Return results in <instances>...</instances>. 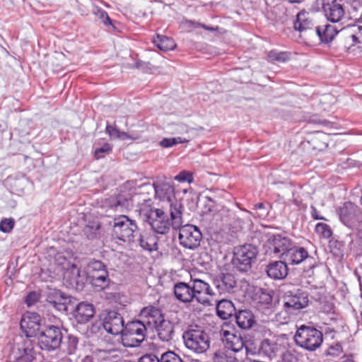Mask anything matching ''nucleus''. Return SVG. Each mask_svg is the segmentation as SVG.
<instances>
[{"label": "nucleus", "instance_id": "1", "mask_svg": "<svg viewBox=\"0 0 362 362\" xmlns=\"http://www.w3.org/2000/svg\"><path fill=\"white\" fill-rule=\"evenodd\" d=\"M177 312H172L170 317L165 319L161 311L153 306L144 308L140 317L146 319L147 326L156 329L159 338L163 341H169L174 336V327L180 322Z\"/></svg>", "mask_w": 362, "mask_h": 362}, {"label": "nucleus", "instance_id": "32", "mask_svg": "<svg viewBox=\"0 0 362 362\" xmlns=\"http://www.w3.org/2000/svg\"><path fill=\"white\" fill-rule=\"evenodd\" d=\"M235 321L238 326L243 329H250L255 324V316L249 310H240L236 313Z\"/></svg>", "mask_w": 362, "mask_h": 362}, {"label": "nucleus", "instance_id": "59", "mask_svg": "<svg viewBox=\"0 0 362 362\" xmlns=\"http://www.w3.org/2000/svg\"><path fill=\"white\" fill-rule=\"evenodd\" d=\"M55 59L62 62V64H56V67L61 66L63 64V62L65 59L64 55L62 53H56L55 54Z\"/></svg>", "mask_w": 362, "mask_h": 362}, {"label": "nucleus", "instance_id": "31", "mask_svg": "<svg viewBox=\"0 0 362 362\" xmlns=\"http://www.w3.org/2000/svg\"><path fill=\"white\" fill-rule=\"evenodd\" d=\"M313 34H316L322 42L328 43L331 42L339 31L337 30L335 25L326 24L322 26L315 28V31H313Z\"/></svg>", "mask_w": 362, "mask_h": 362}, {"label": "nucleus", "instance_id": "33", "mask_svg": "<svg viewBox=\"0 0 362 362\" xmlns=\"http://www.w3.org/2000/svg\"><path fill=\"white\" fill-rule=\"evenodd\" d=\"M140 246L148 251L158 250V238L154 232H144L139 237Z\"/></svg>", "mask_w": 362, "mask_h": 362}, {"label": "nucleus", "instance_id": "48", "mask_svg": "<svg viewBox=\"0 0 362 362\" xmlns=\"http://www.w3.org/2000/svg\"><path fill=\"white\" fill-rule=\"evenodd\" d=\"M174 179L180 182H187L188 183H191L193 182L192 174L185 170L180 172Z\"/></svg>", "mask_w": 362, "mask_h": 362}, {"label": "nucleus", "instance_id": "16", "mask_svg": "<svg viewBox=\"0 0 362 362\" xmlns=\"http://www.w3.org/2000/svg\"><path fill=\"white\" fill-rule=\"evenodd\" d=\"M103 327L108 333L122 335L124 328L123 317L115 311H109L104 318Z\"/></svg>", "mask_w": 362, "mask_h": 362}, {"label": "nucleus", "instance_id": "12", "mask_svg": "<svg viewBox=\"0 0 362 362\" xmlns=\"http://www.w3.org/2000/svg\"><path fill=\"white\" fill-rule=\"evenodd\" d=\"M146 218L154 233L165 234L170 230V226L173 227L172 223L169 222L162 209H151L146 214Z\"/></svg>", "mask_w": 362, "mask_h": 362}, {"label": "nucleus", "instance_id": "18", "mask_svg": "<svg viewBox=\"0 0 362 362\" xmlns=\"http://www.w3.org/2000/svg\"><path fill=\"white\" fill-rule=\"evenodd\" d=\"M293 245V242L288 238L281 235H273L267 240V246L270 252L276 255L279 254L282 259Z\"/></svg>", "mask_w": 362, "mask_h": 362}, {"label": "nucleus", "instance_id": "13", "mask_svg": "<svg viewBox=\"0 0 362 362\" xmlns=\"http://www.w3.org/2000/svg\"><path fill=\"white\" fill-rule=\"evenodd\" d=\"M141 187L135 188L134 191L128 193H123L119 194L117 198L116 203L115 204V207L121 206L122 208L128 209L134 206H139L145 202L147 199L142 196L141 194Z\"/></svg>", "mask_w": 362, "mask_h": 362}, {"label": "nucleus", "instance_id": "19", "mask_svg": "<svg viewBox=\"0 0 362 362\" xmlns=\"http://www.w3.org/2000/svg\"><path fill=\"white\" fill-rule=\"evenodd\" d=\"M42 318L36 313H27L25 314L21 321V327L25 329V334L28 337L37 336L41 332L40 323Z\"/></svg>", "mask_w": 362, "mask_h": 362}, {"label": "nucleus", "instance_id": "17", "mask_svg": "<svg viewBox=\"0 0 362 362\" xmlns=\"http://www.w3.org/2000/svg\"><path fill=\"white\" fill-rule=\"evenodd\" d=\"M191 283L194 299L203 305H209V299L205 296H212L214 295L209 284L199 279H192Z\"/></svg>", "mask_w": 362, "mask_h": 362}, {"label": "nucleus", "instance_id": "53", "mask_svg": "<svg viewBox=\"0 0 362 362\" xmlns=\"http://www.w3.org/2000/svg\"><path fill=\"white\" fill-rule=\"evenodd\" d=\"M139 362H160V358H158L153 354H146L140 358Z\"/></svg>", "mask_w": 362, "mask_h": 362}, {"label": "nucleus", "instance_id": "20", "mask_svg": "<svg viewBox=\"0 0 362 362\" xmlns=\"http://www.w3.org/2000/svg\"><path fill=\"white\" fill-rule=\"evenodd\" d=\"M322 8L327 20L333 23L339 22L345 14L341 0H323Z\"/></svg>", "mask_w": 362, "mask_h": 362}, {"label": "nucleus", "instance_id": "3", "mask_svg": "<svg viewBox=\"0 0 362 362\" xmlns=\"http://www.w3.org/2000/svg\"><path fill=\"white\" fill-rule=\"evenodd\" d=\"M185 346L197 354H203L210 347V337L202 327L189 326L182 334Z\"/></svg>", "mask_w": 362, "mask_h": 362}, {"label": "nucleus", "instance_id": "9", "mask_svg": "<svg viewBox=\"0 0 362 362\" xmlns=\"http://www.w3.org/2000/svg\"><path fill=\"white\" fill-rule=\"evenodd\" d=\"M137 226L135 221L125 215L119 216L113 219L112 230L114 235L123 242H130Z\"/></svg>", "mask_w": 362, "mask_h": 362}, {"label": "nucleus", "instance_id": "64", "mask_svg": "<svg viewBox=\"0 0 362 362\" xmlns=\"http://www.w3.org/2000/svg\"><path fill=\"white\" fill-rule=\"evenodd\" d=\"M361 202L362 204V195H361Z\"/></svg>", "mask_w": 362, "mask_h": 362}, {"label": "nucleus", "instance_id": "38", "mask_svg": "<svg viewBox=\"0 0 362 362\" xmlns=\"http://www.w3.org/2000/svg\"><path fill=\"white\" fill-rule=\"evenodd\" d=\"M212 360L213 362H238L234 354L224 348L216 351Z\"/></svg>", "mask_w": 362, "mask_h": 362}, {"label": "nucleus", "instance_id": "34", "mask_svg": "<svg viewBox=\"0 0 362 362\" xmlns=\"http://www.w3.org/2000/svg\"><path fill=\"white\" fill-rule=\"evenodd\" d=\"M217 315L222 319H228L235 313V308L232 301L222 299L216 305Z\"/></svg>", "mask_w": 362, "mask_h": 362}, {"label": "nucleus", "instance_id": "58", "mask_svg": "<svg viewBox=\"0 0 362 362\" xmlns=\"http://www.w3.org/2000/svg\"><path fill=\"white\" fill-rule=\"evenodd\" d=\"M311 216L315 220H325L323 216L318 214V211L314 206H311Z\"/></svg>", "mask_w": 362, "mask_h": 362}, {"label": "nucleus", "instance_id": "26", "mask_svg": "<svg viewBox=\"0 0 362 362\" xmlns=\"http://www.w3.org/2000/svg\"><path fill=\"white\" fill-rule=\"evenodd\" d=\"M94 314L95 308L93 305L85 302L80 303L74 311V317L78 322L81 324L88 322Z\"/></svg>", "mask_w": 362, "mask_h": 362}, {"label": "nucleus", "instance_id": "30", "mask_svg": "<svg viewBox=\"0 0 362 362\" xmlns=\"http://www.w3.org/2000/svg\"><path fill=\"white\" fill-rule=\"evenodd\" d=\"M308 257V253L303 247H295L293 245L286 253L283 259L292 264L301 263Z\"/></svg>", "mask_w": 362, "mask_h": 362}, {"label": "nucleus", "instance_id": "36", "mask_svg": "<svg viewBox=\"0 0 362 362\" xmlns=\"http://www.w3.org/2000/svg\"><path fill=\"white\" fill-rule=\"evenodd\" d=\"M106 132L109 134L112 139H119V140H136L140 138L139 135H134L133 134H128L124 132L119 130L117 128L111 125H107Z\"/></svg>", "mask_w": 362, "mask_h": 362}, {"label": "nucleus", "instance_id": "47", "mask_svg": "<svg viewBox=\"0 0 362 362\" xmlns=\"http://www.w3.org/2000/svg\"><path fill=\"white\" fill-rule=\"evenodd\" d=\"M112 148L108 144H105L103 146L95 148V158L96 159L102 158L105 154H109L111 152Z\"/></svg>", "mask_w": 362, "mask_h": 362}, {"label": "nucleus", "instance_id": "28", "mask_svg": "<svg viewBox=\"0 0 362 362\" xmlns=\"http://www.w3.org/2000/svg\"><path fill=\"white\" fill-rule=\"evenodd\" d=\"M266 272L272 279H283L288 274L287 264L284 260L274 261L267 265Z\"/></svg>", "mask_w": 362, "mask_h": 362}, {"label": "nucleus", "instance_id": "14", "mask_svg": "<svg viewBox=\"0 0 362 362\" xmlns=\"http://www.w3.org/2000/svg\"><path fill=\"white\" fill-rule=\"evenodd\" d=\"M12 355L17 362H32L36 356L34 344L30 339L24 340L13 348Z\"/></svg>", "mask_w": 362, "mask_h": 362}, {"label": "nucleus", "instance_id": "60", "mask_svg": "<svg viewBox=\"0 0 362 362\" xmlns=\"http://www.w3.org/2000/svg\"><path fill=\"white\" fill-rule=\"evenodd\" d=\"M80 362H93V358L91 356H84Z\"/></svg>", "mask_w": 362, "mask_h": 362}, {"label": "nucleus", "instance_id": "22", "mask_svg": "<svg viewBox=\"0 0 362 362\" xmlns=\"http://www.w3.org/2000/svg\"><path fill=\"white\" fill-rule=\"evenodd\" d=\"M64 279L67 287L77 291L82 290L85 284V278L81 275V271L76 265H72L65 272Z\"/></svg>", "mask_w": 362, "mask_h": 362}, {"label": "nucleus", "instance_id": "2", "mask_svg": "<svg viewBox=\"0 0 362 362\" xmlns=\"http://www.w3.org/2000/svg\"><path fill=\"white\" fill-rule=\"evenodd\" d=\"M156 196L161 201L170 204V213L173 228H177L182 224V205L175 200V189L173 185L166 181H158L153 184Z\"/></svg>", "mask_w": 362, "mask_h": 362}, {"label": "nucleus", "instance_id": "11", "mask_svg": "<svg viewBox=\"0 0 362 362\" xmlns=\"http://www.w3.org/2000/svg\"><path fill=\"white\" fill-rule=\"evenodd\" d=\"M174 229H179V241L183 247L194 250L200 245L202 234L197 226L191 224L185 226L181 224L180 227Z\"/></svg>", "mask_w": 362, "mask_h": 362}, {"label": "nucleus", "instance_id": "57", "mask_svg": "<svg viewBox=\"0 0 362 362\" xmlns=\"http://www.w3.org/2000/svg\"><path fill=\"white\" fill-rule=\"evenodd\" d=\"M342 351L341 346L339 344H336L334 346H332L328 349V354L331 356H338Z\"/></svg>", "mask_w": 362, "mask_h": 362}, {"label": "nucleus", "instance_id": "23", "mask_svg": "<svg viewBox=\"0 0 362 362\" xmlns=\"http://www.w3.org/2000/svg\"><path fill=\"white\" fill-rule=\"evenodd\" d=\"M341 36L345 37L346 43L349 46L362 42V27L356 25H350L339 30Z\"/></svg>", "mask_w": 362, "mask_h": 362}, {"label": "nucleus", "instance_id": "50", "mask_svg": "<svg viewBox=\"0 0 362 362\" xmlns=\"http://www.w3.org/2000/svg\"><path fill=\"white\" fill-rule=\"evenodd\" d=\"M14 226V221L12 218H5L0 222V230L4 233L11 231Z\"/></svg>", "mask_w": 362, "mask_h": 362}, {"label": "nucleus", "instance_id": "40", "mask_svg": "<svg viewBox=\"0 0 362 362\" xmlns=\"http://www.w3.org/2000/svg\"><path fill=\"white\" fill-rule=\"evenodd\" d=\"M78 344V339L76 337L69 335L64 344L63 351L68 354H75Z\"/></svg>", "mask_w": 362, "mask_h": 362}, {"label": "nucleus", "instance_id": "42", "mask_svg": "<svg viewBox=\"0 0 362 362\" xmlns=\"http://www.w3.org/2000/svg\"><path fill=\"white\" fill-rule=\"evenodd\" d=\"M268 57L272 62L284 63L289 60L290 54L288 52H277L276 50H272L269 52Z\"/></svg>", "mask_w": 362, "mask_h": 362}, {"label": "nucleus", "instance_id": "4", "mask_svg": "<svg viewBox=\"0 0 362 362\" xmlns=\"http://www.w3.org/2000/svg\"><path fill=\"white\" fill-rule=\"evenodd\" d=\"M142 320L129 322L124 326L121 340L125 347L137 346L144 340L147 324L146 319Z\"/></svg>", "mask_w": 362, "mask_h": 362}, {"label": "nucleus", "instance_id": "24", "mask_svg": "<svg viewBox=\"0 0 362 362\" xmlns=\"http://www.w3.org/2000/svg\"><path fill=\"white\" fill-rule=\"evenodd\" d=\"M358 215V207L351 202L344 203L339 211L341 221L347 226H350L351 223L356 221Z\"/></svg>", "mask_w": 362, "mask_h": 362}, {"label": "nucleus", "instance_id": "37", "mask_svg": "<svg viewBox=\"0 0 362 362\" xmlns=\"http://www.w3.org/2000/svg\"><path fill=\"white\" fill-rule=\"evenodd\" d=\"M153 43L158 48L165 52L173 50L176 47V44L172 38L161 35H156L153 39Z\"/></svg>", "mask_w": 362, "mask_h": 362}, {"label": "nucleus", "instance_id": "52", "mask_svg": "<svg viewBox=\"0 0 362 362\" xmlns=\"http://www.w3.org/2000/svg\"><path fill=\"white\" fill-rule=\"evenodd\" d=\"M71 302L51 301V305L59 311H66Z\"/></svg>", "mask_w": 362, "mask_h": 362}, {"label": "nucleus", "instance_id": "63", "mask_svg": "<svg viewBox=\"0 0 362 362\" xmlns=\"http://www.w3.org/2000/svg\"><path fill=\"white\" fill-rule=\"evenodd\" d=\"M303 1L304 0H288V1L291 4H299L303 2Z\"/></svg>", "mask_w": 362, "mask_h": 362}, {"label": "nucleus", "instance_id": "51", "mask_svg": "<svg viewBox=\"0 0 362 362\" xmlns=\"http://www.w3.org/2000/svg\"><path fill=\"white\" fill-rule=\"evenodd\" d=\"M96 15L105 25H112L111 20L108 16L107 12H105V11L98 9L96 12Z\"/></svg>", "mask_w": 362, "mask_h": 362}, {"label": "nucleus", "instance_id": "56", "mask_svg": "<svg viewBox=\"0 0 362 362\" xmlns=\"http://www.w3.org/2000/svg\"><path fill=\"white\" fill-rule=\"evenodd\" d=\"M38 299V295L35 292L30 293L25 299V303L28 306H31Z\"/></svg>", "mask_w": 362, "mask_h": 362}, {"label": "nucleus", "instance_id": "44", "mask_svg": "<svg viewBox=\"0 0 362 362\" xmlns=\"http://www.w3.org/2000/svg\"><path fill=\"white\" fill-rule=\"evenodd\" d=\"M160 362H183L181 357L174 351H166L160 356Z\"/></svg>", "mask_w": 362, "mask_h": 362}, {"label": "nucleus", "instance_id": "62", "mask_svg": "<svg viewBox=\"0 0 362 362\" xmlns=\"http://www.w3.org/2000/svg\"><path fill=\"white\" fill-rule=\"evenodd\" d=\"M255 209H264V205L263 203L256 204L255 205Z\"/></svg>", "mask_w": 362, "mask_h": 362}, {"label": "nucleus", "instance_id": "39", "mask_svg": "<svg viewBox=\"0 0 362 362\" xmlns=\"http://www.w3.org/2000/svg\"><path fill=\"white\" fill-rule=\"evenodd\" d=\"M216 221L222 222L223 224L230 226L235 216L232 211L226 207H221L214 214Z\"/></svg>", "mask_w": 362, "mask_h": 362}, {"label": "nucleus", "instance_id": "25", "mask_svg": "<svg viewBox=\"0 0 362 362\" xmlns=\"http://www.w3.org/2000/svg\"><path fill=\"white\" fill-rule=\"evenodd\" d=\"M173 291L175 298L180 302L187 303L194 300L192 284L177 282L174 285Z\"/></svg>", "mask_w": 362, "mask_h": 362}, {"label": "nucleus", "instance_id": "35", "mask_svg": "<svg viewBox=\"0 0 362 362\" xmlns=\"http://www.w3.org/2000/svg\"><path fill=\"white\" fill-rule=\"evenodd\" d=\"M281 349V346L271 339H264L261 344L262 351L271 358L276 356Z\"/></svg>", "mask_w": 362, "mask_h": 362}, {"label": "nucleus", "instance_id": "6", "mask_svg": "<svg viewBox=\"0 0 362 362\" xmlns=\"http://www.w3.org/2000/svg\"><path fill=\"white\" fill-rule=\"evenodd\" d=\"M258 253L257 248L250 244L239 245L234 248L232 264L239 272H247L255 261Z\"/></svg>", "mask_w": 362, "mask_h": 362}, {"label": "nucleus", "instance_id": "29", "mask_svg": "<svg viewBox=\"0 0 362 362\" xmlns=\"http://www.w3.org/2000/svg\"><path fill=\"white\" fill-rule=\"evenodd\" d=\"M329 135L322 132H316L308 135L307 142L313 149L322 151L328 145Z\"/></svg>", "mask_w": 362, "mask_h": 362}, {"label": "nucleus", "instance_id": "27", "mask_svg": "<svg viewBox=\"0 0 362 362\" xmlns=\"http://www.w3.org/2000/svg\"><path fill=\"white\" fill-rule=\"evenodd\" d=\"M313 20L309 13L302 11L299 12L296 16V20L294 22L295 30H298L300 33H310L313 34V31H315V29H313Z\"/></svg>", "mask_w": 362, "mask_h": 362}, {"label": "nucleus", "instance_id": "55", "mask_svg": "<svg viewBox=\"0 0 362 362\" xmlns=\"http://www.w3.org/2000/svg\"><path fill=\"white\" fill-rule=\"evenodd\" d=\"M188 132V128L183 124H176L173 127V134H185Z\"/></svg>", "mask_w": 362, "mask_h": 362}, {"label": "nucleus", "instance_id": "8", "mask_svg": "<svg viewBox=\"0 0 362 362\" xmlns=\"http://www.w3.org/2000/svg\"><path fill=\"white\" fill-rule=\"evenodd\" d=\"M220 333L225 345L224 349L233 354L240 353L244 350L245 354H247L248 349L245 341L241 334L234 327L225 325L222 327Z\"/></svg>", "mask_w": 362, "mask_h": 362}, {"label": "nucleus", "instance_id": "43", "mask_svg": "<svg viewBox=\"0 0 362 362\" xmlns=\"http://www.w3.org/2000/svg\"><path fill=\"white\" fill-rule=\"evenodd\" d=\"M188 141V139H182V137L165 138L160 141V146L163 148H169L176 145L177 144H184Z\"/></svg>", "mask_w": 362, "mask_h": 362}, {"label": "nucleus", "instance_id": "54", "mask_svg": "<svg viewBox=\"0 0 362 362\" xmlns=\"http://www.w3.org/2000/svg\"><path fill=\"white\" fill-rule=\"evenodd\" d=\"M204 204H205V210L204 213L211 212L213 211V208L214 207V201L208 197L204 198Z\"/></svg>", "mask_w": 362, "mask_h": 362}, {"label": "nucleus", "instance_id": "7", "mask_svg": "<svg viewBox=\"0 0 362 362\" xmlns=\"http://www.w3.org/2000/svg\"><path fill=\"white\" fill-rule=\"evenodd\" d=\"M86 272L90 283L97 291L108 287L110 280L103 262L100 260H90L86 267Z\"/></svg>", "mask_w": 362, "mask_h": 362}, {"label": "nucleus", "instance_id": "15", "mask_svg": "<svg viewBox=\"0 0 362 362\" xmlns=\"http://www.w3.org/2000/svg\"><path fill=\"white\" fill-rule=\"evenodd\" d=\"M284 303L285 306L290 308L295 313L296 310L308 306V293L301 290H297L294 292L289 291L284 297Z\"/></svg>", "mask_w": 362, "mask_h": 362}, {"label": "nucleus", "instance_id": "45", "mask_svg": "<svg viewBox=\"0 0 362 362\" xmlns=\"http://www.w3.org/2000/svg\"><path fill=\"white\" fill-rule=\"evenodd\" d=\"M315 230L325 238H329L332 235V230L329 226L324 223H318L315 226Z\"/></svg>", "mask_w": 362, "mask_h": 362}, {"label": "nucleus", "instance_id": "46", "mask_svg": "<svg viewBox=\"0 0 362 362\" xmlns=\"http://www.w3.org/2000/svg\"><path fill=\"white\" fill-rule=\"evenodd\" d=\"M100 228V225L98 223H93L91 225H87L83 229V232L88 238L92 239L95 237L97 231Z\"/></svg>", "mask_w": 362, "mask_h": 362}, {"label": "nucleus", "instance_id": "21", "mask_svg": "<svg viewBox=\"0 0 362 362\" xmlns=\"http://www.w3.org/2000/svg\"><path fill=\"white\" fill-rule=\"evenodd\" d=\"M214 284L220 294L233 293L237 281L233 274H221L214 281Z\"/></svg>", "mask_w": 362, "mask_h": 362}, {"label": "nucleus", "instance_id": "61", "mask_svg": "<svg viewBox=\"0 0 362 362\" xmlns=\"http://www.w3.org/2000/svg\"><path fill=\"white\" fill-rule=\"evenodd\" d=\"M272 296L270 295L267 294V295L264 296V300H265L267 303H271L272 302Z\"/></svg>", "mask_w": 362, "mask_h": 362}, {"label": "nucleus", "instance_id": "5", "mask_svg": "<svg viewBox=\"0 0 362 362\" xmlns=\"http://www.w3.org/2000/svg\"><path fill=\"white\" fill-rule=\"evenodd\" d=\"M296 344L308 351H315L323 341V335L320 331L310 326L302 325L294 336Z\"/></svg>", "mask_w": 362, "mask_h": 362}, {"label": "nucleus", "instance_id": "41", "mask_svg": "<svg viewBox=\"0 0 362 362\" xmlns=\"http://www.w3.org/2000/svg\"><path fill=\"white\" fill-rule=\"evenodd\" d=\"M295 313L290 308L285 306L284 303L282 310L276 314L275 319L280 324H287L290 320L291 315Z\"/></svg>", "mask_w": 362, "mask_h": 362}, {"label": "nucleus", "instance_id": "49", "mask_svg": "<svg viewBox=\"0 0 362 362\" xmlns=\"http://www.w3.org/2000/svg\"><path fill=\"white\" fill-rule=\"evenodd\" d=\"M51 301L71 302V298L60 291H55L53 297L49 296L48 298L49 303L51 304Z\"/></svg>", "mask_w": 362, "mask_h": 362}, {"label": "nucleus", "instance_id": "10", "mask_svg": "<svg viewBox=\"0 0 362 362\" xmlns=\"http://www.w3.org/2000/svg\"><path fill=\"white\" fill-rule=\"evenodd\" d=\"M38 345L42 349L54 351L58 349L62 340L61 329L54 325L47 327L37 335Z\"/></svg>", "mask_w": 362, "mask_h": 362}]
</instances>
